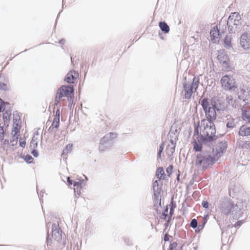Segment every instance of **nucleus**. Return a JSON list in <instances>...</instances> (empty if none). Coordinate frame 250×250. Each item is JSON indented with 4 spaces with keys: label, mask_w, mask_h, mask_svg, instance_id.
<instances>
[{
    "label": "nucleus",
    "mask_w": 250,
    "mask_h": 250,
    "mask_svg": "<svg viewBox=\"0 0 250 250\" xmlns=\"http://www.w3.org/2000/svg\"><path fill=\"white\" fill-rule=\"evenodd\" d=\"M153 188H159L158 180H156L153 183Z\"/></svg>",
    "instance_id": "6e6d98bb"
},
{
    "label": "nucleus",
    "mask_w": 250,
    "mask_h": 250,
    "mask_svg": "<svg viewBox=\"0 0 250 250\" xmlns=\"http://www.w3.org/2000/svg\"><path fill=\"white\" fill-rule=\"evenodd\" d=\"M170 237H171L170 235L167 233H166L164 236V241L165 242L169 241Z\"/></svg>",
    "instance_id": "5fc2aeb1"
},
{
    "label": "nucleus",
    "mask_w": 250,
    "mask_h": 250,
    "mask_svg": "<svg viewBox=\"0 0 250 250\" xmlns=\"http://www.w3.org/2000/svg\"><path fill=\"white\" fill-rule=\"evenodd\" d=\"M74 92V86L71 85H62L60 87L57 91V97L62 98V97H71Z\"/></svg>",
    "instance_id": "6e6552de"
},
{
    "label": "nucleus",
    "mask_w": 250,
    "mask_h": 250,
    "mask_svg": "<svg viewBox=\"0 0 250 250\" xmlns=\"http://www.w3.org/2000/svg\"><path fill=\"white\" fill-rule=\"evenodd\" d=\"M19 136V135H17L16 134H13L12 138L10 140V142L12 143V146H14L17 145Z\"/></svg>",
    "instance_id": "2f4dec72"
},
{
    "label": "nucleus",
    "mask_w": 250,
    "mask_h": 250,
    "mask_svg": "<svg viewBox=\"0 0 250 250\" xmlns=\"http://www.w3.org/2000/svg\"><path fill=\"white\" fill-rule=\"evenodd\" d=\"M217 58L223 68L226 70H230L231 68L229 57L225 52H219Z\"/></svg>",
    "instance_id": "1a4fd4ad"
},
{
    "label": "nucleus",
    "mask_w": 250,
    "mask_h": 250,
    "mask_svg": "<svg viewBox=\"0 0 250 250\" xmlns=\"http://www.w3.org/2000/svg\"><path fill=\"white\" fill-rule=\"evenodd\" d=\"M232 23H229L227 22V25L228 30L229 33H235L236 31L239 29L242 25L241 20L234 19L233 20Z\"/></svg>",
    "instance_id": "ddd939ff"
},
{
    "label": "nucleus",
    "mask_w": 250,
    "mask_h": 250,
    "mask_svg": "<svg viewBox=\"0 0 250 250\" xmlns=\"http://www.w3.org/2000/svg\"><path fill=\"white\" fill-rule=\"evenodd\" d=\"M238 134L242 137H250V124H245L241 125L239 129Z\"/></svg>",
    "instance_id": "dca6fc26"
},
{
    "label": "nucleus",
    "mask_w": 250,
    "mask_h": 250,
    "mask_svg": "<svg viewBox=\"0 0 250 250\" xmlns=\"http://www.w3.org/2000/svg\"><path fill=\"white\" fill-rule=\"evenodd\" d=\"M210 39L213 43L219 42L221 38V34L217 25L212 28L210 31Z\"/></svg>",
    "instance_id": "2eb2a0df"
},
{
    "label": "nucleus",
    "mask_w": 250,
    "mask_h": 250,
    "mask_svg": "<svg viewBox=\"0 0 250 250\" xmlns=\"http://www.w3.org/2000/svg\"><path fill=\"white\" fill-rule=\"evenodd\" d=\"M234 91L239 100H242L243 102L248 100V92L245 89L244 85L240 86L239 88L237 87L236 90Z\"/></svg>",
    "instance_id": "4468645a"
},
{
    "label": "nucleus",
    "mask_w": 250,
    "mask_h": 250,
    "mask_svg": "<svg viewBox=\"0 0 250 250\" xmlns=\"http://www.w3.org/2000/svg\"><path fill=\"white\" fill-rule=\"evenodd\" d=\"M175 145L173 146L171 148H170V152L171 153V155H173V153L175 152Z\"/></svg>",
    "instance_id": "69168bd1"
},
{
    "label": "nucleus",
    "mask_w": 250,
    "mask_h": 250,
    "mask_svg": "<svg viewBox=\"0 0 250 250\" xmlns=\"http://www.w3.org/2000/svg\"><path fill=\"white\" fill-rule=\"evenodd\" d=\"M67 182L69 185H73L74 181L69 177L67 178Z\"/></svg>",
    "instance_id": "13d9d810"
},
{
    "label": "nucleus",
    "mask_w": 250,
    "mask_h": 250,
    "mask_svg": "<svg viewBox=\"0 0 250 250\" xmlns=\"http://www.w3.org/2000/svg\"><path fill=\"white\" fill-rule=\"evenodd\" d=\"M65 40L63 39H62L60 41L59 43L61 44H64L65 43Z\"/></svg>",
    "instance_id": "774afa93"
},
{
    "label": "nucleus",
    "mask_w": 250,
    "mask_h": 250,
    "mask_svg": "<svg viewBox=\"0 0 250 250\" xmlns=\"http://www.w3.org/2000/svg\"><path fill=\"white\" fill-rule=\"evenodd\" d=\"M11 115V111L10 109H7L6 110L4 111V112L3 113L2 117H4L5 116L6 117H10Z\"/></svg>",
    "instance_id": "a19ab883"
},
{
    "label": "nucleus",
    "mask_w": 250,
    "mask_h": 250,
    "mask_svg": "<svg viewBox=\"0 0 250 250\" xmlns=\"http://www.w3.org/2000/svg\"><path fill=\"white\" fill-rule=\"evenodd\" d=\"M26 145L25 141H20V146L22 147H24Z\"/></svg>",
    "instance_id": "052dcab7"
},
{
    "label": "nucleus",
    "mask_w": 250,
    "mask_h": 250,
    "mask_svg": "<svg viewBox=\"0 0 250 250\" xmlns=\"http://www.w3.org/2000/svg\"><path fill=\"white\" fill-rule=\"evenodd\" d=\"M218 208L225 215L231 213L234 217H237L240 214V208L229 198H221L219 202Z\"/></svg>",
    "instance_id": "7ed1b4c3"
},
{
    "label": "nucleus",
    "mask_w": 250,
    "mask_h": 250,
    "mask_svg": "<svg viewBox=\"0 0 250 250\" xmlns=\"http://www.w3.org/2000/svg\"><path fill=\"white\" fill-rule=\"evenodd\" d=\"M159 26L161 31L165 34L168 33L169 31V27L168 24L165 21H160L159 23Z\"/></svg>",
    "instance_id": "6ab92c4d"
},
{
    "label": "nucleus",
    "mask_w": 250,
    "mask_h": 250,
    "mask_svg": "<svg viewBox=\"0 0 250 250\" xmlns=\"http://www.w3.org/2000/svg\"><path fill=\"white\" fill-rule=\"evenodd\" d=\"M84 185V181L83 180H79V181H74L73 186L74 190L76 196H80L81 193L80 190L82 188L83 186Z\"/></svg>",
    "instance_id": "a211bd4d"
},
{
    "label": "nucleus",
    "mask_w": 250,
    "mask_h": 250,
    "mask_svg": "<svg viewBox=\"0 0 250 250\" xmlns=\"http://www.w3.org/2000/svg\"><path fill=\"white\" fill-rule=\"evenodd\" d=\"M5 132L3 130V127L0 126V142H2L3 140Z\"/></svg>",
    "instance_id": "58836bf2"
},
{
    "label": "nucleus",
    "mask_w": 250,
    "mask_h": 250,
    "mask_svg": "<svg viewBox=\"0 0 250 250\" xmlns=\"http://www.w3.org/2000/svg\"><path fill=\"white\" fill-rule=\"evenodd\" d=\"M242 119L247 121V123L246 124H250V112L247 110H242V113L241 115Z\"/></svg>",
    "instance_id": "4be33fe9"
},
{
    "label": "nucleus",
    "mask_w": 250,
    "mask_h": 250,
    "mask_svg": "<svg viewBox=\"0 0 250 250\" xmlns=\"http://www.w3.org/2000/svg\"><path fill=\"white\" fill-rule=\"evenodd\" d=\"M240 44L244 50H248L250 48V35L247 32H244L240 37Z\"/></svg>",
    "instance_id": "9d476101"
},
{
    "label": "nucleus",
    "mask_w": 250,
    "mask_h": 250,
    "mask_svg": "<svg viewBox=\"0 0 250 250\" xmlns=\"http://www.w3.org/2000/svg\"><path fill=\"white\" fill-rule=\"evenodd\" d=\"M224 46L228 49L232 48L231 45V38L229 36L227 35L223 40Z\"/></svg>",
    "instance_id": "aec40b11"
},
{
    "label": "nucleus",
    "mask_w": 250,
    "mask_h": 250,
    "mask_svg": "<svg viewBox=\"0 0 250 250\" xmlns=\"http://www.w3.org/2000/svg\"><path fill=\"white\" fill-rule=\"evenodd\" d=\"M60 106H61V105H59V106H58V108L56 111L54 119H60V111L59 108Z\"/></svg>",
    "instance_id": "c03bdc74"
},
{
    "label": "nucleus",
    "mask_w": 250,
    "mask_h": 250,
    "mask_svg": "<svg viewBox=\"0 0 250 250\" xmlns=\"http://www.w3.org/2000/svg\"><path fill=\"white\" fill-rule=\"evenodd\" d=\"M164 143H162L159 146V148L157 153V156L158 159H161V154L163 152L164 148Z\"/></svg>",
    "instance_id": "c9c22d12"
},
{
    "label": "nucleus",
    "mask_w": 250,
    "mask_h": 250,
    "mask_svg": "<svg viewBox=\"0 0 250 250\" xmlns=\"http://www.w3.org/2000/svg\"><path fill=\"white\" fill-rule=\"evenodd\" d=\"M78 75V72L74 70H71L65 76L64 81L70 84L74 83Z\"/></svg>",
    "instance_id": "f3484780"
},
{
    "label": "nucleus",
    "mask_w": 250,
    "mask_h": 250,
    "mask_svg": "<svg viewBox=\"0 0 250 250\" xmlns=\"http://www.w3.org/2000/svg\"><path fill=\"white\" fill-rule=\"evenodd\" d=\"M190 227L193 229H196L198 227V223L196 219H192L190 223Z\"/></svg>",
    "instance_id": "f704fd0d"
},
{
    "label": "nucleus",
    "mask_w": 250,
    "mask_h": 250,
    "mask_svg": "<svg viewBox=\"0 0 250 250\" xmlns=\"http://www.w3.org/2000/svg\"><path fill=\"white\" fill-rule=\"evenodd\" d=\"M10 104L7 102H3L0 103V113L3 112L7 109V106L9 105Z\"/></svg>",
    "instance_id": "473e14b6"
},
{
    "label": "nucleus",
    "mask_w": 250,
    "mask_h": 250,
    "mask_svg": "<svg viewBox=\"0 0 250 250\" xmlns=\"http://www.w3.org/2000/svg\"><path fill=\"white\" fill-rule=\"evenodd\" d=\"M207 222V219L206 218H202V222H200L198 224V227L196 230V232H199L201 230L203 229Z\"/></svg>",
    "instance_id": "a878e982"
},
{
    "label": "nucleus",
    "mask_w": 250,
    "mask_h": 250,
    "mask_svg": "<svg viewBox=\"0 0 250 250\" xmlns=\"http://www.w3.org/2000/svg\"><path fill=\"white\" fill-rule=\"evenodd\" d=\"M173 167L172 165H169L166 169V172L167 174L169 176L172 173Z\"/></svg>",
    "instance_id": "49530a36"
},
{
    "label": "nucleus",
    "mask_w": 250,
    "mask_h": 250,
    "mask_svg": "<svg viewBox=\"0 0 250 250\" xmlns=\"http://www.w3.org/2000/svg\"><path fill=\"white\" fill-rule=\"evenodd\" d=\"M72 147V145L68 144L65 146V148L63 150V151H66L68 152L69 151H70Z\"/></svg>",
    "instance_id": "864d4df0"
},
{
    "label": "nucleus",
    "mask_w": 250,
    "mask_h": 250,
    "mask_svg": "<svg viewBox=\"0 0 250 250\" xmlns=\"http://www.w3.org/2000/svg\"><path fill=\"white\" fill-rule=\"evenodd\" d=\"M3 122H9L10 120V117H6L5 116L4 117H2Z\"/></svg>",
    "instance_id": "680f3d73"
},
{
    "label": "nucleus",
    "mask_w": 250,
    "mask_h": 250,
    "mask_svg": "<svg viewBox=\"0 0 250 250\" xmlns=\"http://www.w3.org/2000/svg\"><path fill=\"white\" fill-rule=\"evenodd\" d=\"M13 122L14 123H21V118L18 114L17 111H15L13 112Z\"/></svg>",
    "instance_id": "7c9ffc66"
},
{
    "label": "nucleus",
    "mask_w": 250,
    "mask_h": 250,
    "mask_svg": "<svg viewBox=\"0 0 250 250\" xmlns=\"http://www.w3.org/2000/svg\"><path fill=\"white\" fill-rule=\"evenodd\" d=\"M242 224V221H238L235 224L234 226H231V228H239Z\"/></svg>",
    "instance_id": "3c124183"
},
{
    "label": "nucleus",
    "mask_w": 250,
    "mask_h": 250,
    "mask_svg": "<svg viewBox=\"0 0 250 250\" xmlns=\"http://www.w3.org/2000/svg\"><path fill=\"white\" fill-rule=\"evenodd\" d=\"M197 139V141L194 139L192 142L193 146V150L195 152H199L200 153L203 152V145H207L210 146L212 144L209 142H205L200 140V136Z\"/></svg>",
    "instance_id": "9b49d317"
},
{
    "label": "nucleus",
    "mask_w": 250,
    "mask_h": 250,
    "mask_svg": "<svg viewBox=\"0 0 250 250\" xmlns=\"http://www.w3.org/2000/svg\"><path fill=\"white\" fill-rule=\"evenodd\" d=\"M200 123L199 122L197 124H194V136H197V138H199L200 136L202 135L199 132Z\"/></svg>",
    "instance_id": "c85d7f7f"
},
{
    "label": "nucleus",
    "mask_w": 250,
    "mask_h": 250,
    "mask_svg": "<svg viewBox=\"0 0 250 250\" xmlns=\"http://www.w3.org/2000/svg\"><path fill=\"white\" fill-rule=\"evenodd\" d=\"M38 138H36L35 136H34L31 140V143H30V148L31 149H36L37 147L38 146V142H37Z\"/></svg>",
    "instance_id": "bb28decb"
},
{
    "label": "nucleus",
    "mask_w": 250,
    "mask_h": 250,
    "mask_svg": "<svg viewBox=\"0 0 250 250\" xmlns=\"http://www.w3.org/2000/svg\"><path fill=\"white\" fill-rule=\"evenodd\" d=\"M160 196V194H153L154 207H156L157 204H158L159 206H160V208H161V197H160L159 198Z\"/></svg>",
    "instance_id": "b1692460"
},
{
    "label": "nucleus",
    "mask_w": 250,
    "mask_h": 250,
    "mask_svg": "<svg viewBox=\"0 0 250 250\" xmlns=\"http://www.w3.org/2000/svg\"><path fill=\"white\" fill-rule=\"evenodd\" d=\"M124 241L125 244L127 246H130L133 245L132 240L129 237H124Z\"/></svg>",
    "instance_id": "e433bc0d"
},
{
    "label": "nucleus",
    "mask_w": 250,
    "mask_h": 250,
    "mask_svg": "<svg viewBox=\"0 0 250 250\" xmlns=\"http://www.w3.org/2000/svg\"><path fill=\"white\" fill-rule=\"evenodd\" d=\"M117 136V134L115 132H110L106 134L100 140L99 146V151L103 152L111 147L113 144V139Z\"/></svg>",
    "instance_id": "39448f33"
},
{
    "label": "nucleus",
    "mask_w": 250,
    "mask_h": 250,
    "mask_svg": "<svg viewBox=\"0 0 250 250\" xmlns=\"http://www.w3.org/2000/svg\"><path fill=\"white\" fill-rule=\"evenodd\" d=\"M31 154L33 156L36 158L38 157L39 155L38 151L37 149H32L31 151Z\"/></svg>",
    "instance_id": "a18cd8bd"
},
{
    "label": "nucleus",
    "mask_w": 250,
    "mask_h": 250,
    "mask_svg": "<svg viewBox=\"0 0 250 250\" xmlns=\"http://www.w3.org/2000/svg\"><path fill=\"white\" fill-rule=\"evenodd\" d=\"M213 121H207L206 119L201 121V125H204L203 135H200V140L205 142H209L211 144L218 139L216 135V128Z\"/></svg>",
    "instance_id": "f03ea898"
},
{
    "label": "nucleus",
    "mask_w": 250,
    "mask_h": 250,
    "mask_svg": "<svg viewBox=\"0 0 250 250\" xmlns=\"http://www.w3.org/2000/svg\"><path fill=\"white\" fill-rule=\"evenodd\" d=\"M202 206L205 208H208L209 207V203L207 201H203L202 203Z\"/></svg>",
    "instance_id": "603ef678"
},
{
    "label": "nucleus",
    "mask_w": 250,
    "mask_h": 250,
    "mask_svg": "<svg viewBox=\"0 0 250 250\" xmlns=\"http://www.w3.org/2000/svg\"><path fill=\"white\" fill-rule=\"evenodd\" d=\"M177 243L174 242L170 244L168 250H177Z\"/></svg>",
    "instance_id": "ea45409f"
},
{
    "label": "nucleus",
    "mask_w": 250,
    "mask_h": 250,
    "mask_svg": "<svg viewBox=\"0 0 250 250\" xmlns=\"http://www.w3.org/2000/svg\"><path fill=\"white\" fill-rule=\"evenodd\" d=\"M3 78L0 77V89L2 90L7 91L8 89L7 83L3 82Z\"/></svg>",
    "instance_id": "c756f323"
},
{
    "label": "nucleus",
    "mask_w": 250,
    "mask_h": 250,
    "mask_svg": "<svg viewBox=\"0 0 250 250\" xmlns=\"http://www.w3.org/2000/svg\"><path fill=\"white\" fill-rule=\"evenodd\" d=\"M21 123H14L13 122V127H20L21 128Z\"/></svg>",
    "instance_id": "bf43d9fd"
},
{
    "label": "nucleus",
    "mask_w": 250,
    "mask_h": 250,
    "mask_svg": "<svg viewBox=\"0 0 250 250\" xmlns=\"http://www.w3.org/2000/svg\"><path fill=\"white\" fill-rule=\"evenodd\" d=\"M199 84V79L198 77H194L192 80L191 84H188L184 83H183V88L185 91V98L186 99H189L193 93V90H196Z\"/></svg>",
    "instance_id": "0eeeda50"
},
{
    "label": "nucleus",
    "mask_w": 250,
    "mask_h": 250,
    "mask_svg": "<svg viewBox=\"0 0 250 250\" xmlns=\"http://www.w3.org/2000/svg\"><path fill=\"white\" fill-rule=\"evenodd\" d=\"M220 82L222 87L225 90L233 91L237 88L235 80L232 76L226 75L222 77Z\"/></svg>",
    "instance_id": "423d86ee"
},
{
    "label": "nucleus",
    "mask_w": 250,
    "mask_h": 250,
    "mask_svg": "<svg viewBox=\"0 0 250 250\" xmlns=\"http://www.w3.org/2000/svg\"><path fill=\"white\" fill-rule=\"evenodd\" d=\"M173 212H174V209H173V208H172V207H171L170 208L169 214L170 215H172L173 213Z\"/></svg>",
    "instance_id": "338daca9"
},
{
    "label": "nucleus",
    "mask_w": 250,
    "mask_h": 250,
    "mask_svg": "<svg viewBox=\"0 0 250 250\" xmlns=\"http://www.w3.org/2000/svg\"><path fill=\"white\" fill-rule=\"evenodd\" d=\"M196 158L195 166L198 168L202 167L203 171L212 166L217 161L214 155L208 151L198 154Z\"/></svg>",
    "instance_id": "20e7f679"
},
{
    "label": "nucleus",
    "mask_w": 250,
    "mask_h": 250,
    "mask_svg": "<svg viewBox=\"0 0 250 250\" xmlns=\"http://www.w3.org/2000/svg\"><path fill=\"white\" fill-rule=\"evenodd\" d=\"M235 126L236 124L234 122V120L233 119L228 120V122L226 123V127L228 129H232Z\"/></svg>",
    "instance_id": "cd10ccee"
},
{
    "label": "nucleus",
    "mask_w": 250,
    "mask_h": 250,
    "mask_svg": "<svg viewBox=\"0 0 250 250\" xmlns=\"http://www.w3.org/2000/svg\"><path fill=\"white\" fill-rule=\"evenodd\" d=\"M62 230L59 229L58 224H53L52 225V237L57 242L62 240Z\"/></svg>",
    "instance_id": "f8f14e48"
},
{
    "label": "nucleus",
    "mask_w": 250,
    "mask_h": 250,
    "mask_svg": "<svg viewBox=\"0 0 250 250\" xmlns=\"http://www.w3.org/2000/svg\"><path fill=\"white\" fill-rule=\"evenodd\" d=\"M33 158H32V157L29 154H27L24 157V160L28 164L32 163L33 162Z\"/></svg>",
    "instance_id": "4c0bfd02"
},
{
    "label": "nucleus",
    "mask_w": 250,
    "mask_h": 250,
    "mask_svg": "<svg viewBox=\"0 0 250 250\" xmlns=\"http://www.w3.org/2000/svg\"><path fill=\"white\" fill-rule=\"evenodd\" d=\"M235 19H236H236L241 20L240 15H239V13H236V12L231 13V14L229 17V18L228 19V22L231 24V23H232L231 21H232L233 20H234Z\"/></svg>",
    "instance_id": "5701e85b"
},
{
    "label": "nucleus",
    "mask_w": 250,
    "mask_h": 250,
    "mask_svg": "<svg viewBox=\"0 0 250 250\" xmlns=\"http://www.w3.org/2000/svg\"><path fill=\"white\" fill-rule=\"evenodd\" d=\"M153 194H161V188H153Z\"/></svg>",
    "instance_id": "09e8293b"
},
{
    "label": "nucleus",
    "mask_w": 250,
    "mask_h": 250,
    "mask_svg": "<svg viewBox=\"0 0 250 250\" xmlns=\"http://www.w3.org/2000/svg\"><path fill=\"white\" fill-rule=\"evenodd\" d=\"M199 103L201 105L207 119V121H214L216 119V111H223L225 105L217 97H212L210 99L208 98H200Z\"/></svg>",
    "instance_id": "f257e3e1"
},
{
    "label": "nucleus",
    "mask_w": 250,
    "mask_h": 250,
    "mask_svg": "<svg viewBox=\"0 0 250 250\" xmlns=\"http://www.w3.org/2000/svg\"><path fill=\"white\" fill-rule=\"evenodd\" d=\"M165 175L164 169L162 167H159L157 169L156 171V176L159 180L164 179Z\"/></svg>",
    "instance_id": "412c9836"
},
{
    "label": "nucleus",
    "mask_w": 250,
    "mask_h": 250,
    "mask_svg": "<svg viewBox=\"0 0 250 250\" xmlns=\"http://www.w3.org/2000/svg\"><path fill=\"white\" fill-rule=\"evenodd\" d=\"M168 208L167 206L165 208L164 210V211L162 213V215L163 216V219H166L167 216V212H168Z\"/></svg>",
    "instance_id": "37998d69"
},
{
    "label": "nucleus",
    "mask_w": 250,
    "mask_h": 250,
    "mask_svg": "<svg viewBox=\"0 0 250 250\" xmlns=\"http://www.w3.org/2000/svg\"><path fill=\"white\" fill-rule=\"evenodd\" d=\"M20 130V127H12V132H14V134H16L17 135H19Z\"/></svg>",
    "instance_id": "de8ad7c7"
},
{
    "label": "nucleus",
    "mask_w": 250,
    "mask_h": 250,
    "mask_svg": "<svg viewBox=\"0 0 250 250\" xmlns=\"http://www.w3.org/2000/svg\"><path fill=\"white\" fill-rule=\"evenodd\" d=\"M3 144L4 145H9V141L8 139H5L3 142Z\"/></svg>",
    "instance_id": "0e129e2a"
},
{
    "label": "nucleus",
    "mask_w": 250,
    "mask_h": 250,
    "mask_svg": "<svg viewBox=\"0 0 250 250\" xmlns=\"http://www.w3.org/2000/svg\"><path fill=\"white\" fill-rule=\"evenodd\" d=\"M43 192L42 191H41L40 193H38V196L39 197L40 201L41 202V198H42L43 196Z\"/></svg>",
    "instance_id": "e2e57ef3"
},
{
    "label": "nucleus",
    "mask_w": 250,
    "mask_h": 250,
    "mask_svg": "<svg viewBox=\"0 0 250 250\" xmlns=\"http://www.w3.org/2000/svg\"><path fill=\"white\" fill-rule=\"evenodd\" d=\"M242 147L243 148H246V149L250 148V141H246L245 142H244L243 144Z\"/></svg>",
    "instance_id": "79ce46f5"
},
{
    "label": "nucleus",
    "mask_w": 250,
    "mask_h": 250,
    "mask_svg": "<svg viewBox=\"0 0 250 250\" xmlns=\"http://www.w3.org/2000/svg\"><path fill=\"white\" fill-rule=\"evenodd\" d=\"M154 209H155L158 214H161V210L159 208H160V206H159L158 204H157V206L156 207H154Z\"/></svg>",
    "instance_id": "4d7b16f0"
},
{
    "label": "nucleus",
    "mask_w": 250,
    "mask_h": 250,
    "mask_svg": "<svg viewBox=\"0 0 250 250\" xmlns=\"http://www.w3.org/2000/svg\"><path fill=\"white\" fill-rule=\"evenodd\" d=\"M222 146L221 147L219 146L220 151L223 153L225 152L227 148L228 144L226 141L222 142H221Z\"/></svg>",
    "instance_id": "72a5a7b5"
},
{
    "label": "nucleus",
    "mask_w": 250,
    "mask_h": 250,
    "mask_svg": "<svg viewBox=\"0 0 250 250\" xmlns=\"http://www.w3.org/2000/svg\"><path fill=\"white\" fill-rule=\"evenodd\" d=\"M60 125V119H54L53 122L51 126L49 127V130L53 131V129L55 128H58Z\"/></svg>",
    "instance_id": "393cba45"
},
{
    "label": "nucleus",
    "mask_w": 250,
    "mask_h": 250,
    "mask_svg": "<svg viewBox=\"0 0 250 250\" xmlns=\"http://www.w3.org/2000/svg\"><path fill=\"white\" fill-rule=\"evenodd\" d=\"M61 99H62V98H59L57 97V94H56L55 101H54V105L55 106L59 105Z\"/></svg>",
    "instance_id": "8fccbe9b"
}]
</instances>
